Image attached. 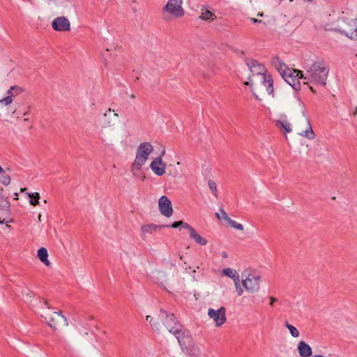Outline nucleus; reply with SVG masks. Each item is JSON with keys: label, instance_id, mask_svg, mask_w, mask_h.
<instances>
[{"label": "nucleus", "instance_id": "nucleus-10", "mask_svg": "<svg viewBox=\"0 0 357 357\" xmlns=\"http://www.w3.org/2000/svg\"><path fill=\"white\" fill-rule=\"evenodd\" d=\"M260 281L259 275L249 276L243 281V285L247 290L254 289Z\"/></svg>", "mask_w": 357, "mask_h": 357}, {"label": "nucleus", "instance_id": "nucleus-22", "mask_svg": "<svg viewBox=\"0 0 357 357\" xmlns=\"http://www.w3.org/2000/svg\"><path fill=\"white\" fill-rule=\"evenodd\" d=\"M305 135L309 138H312L313 136H314V133L312 132V128H311V126L309 124L307 125V129L305 130Z\"/></svg>", "mask_w": 357, "mask_h": 357}, {"label": "nucleus", "instance_id": "nucleus-20", "mask_svg": "<svg viewBox=\"0 0 357 357\" xmlns=\"http://www.w3.org/2000/svg\"><path fill=\"white\" fill-rule=\"evenodd\" d=\"M29 197L32 198L30 201V204L33 206H36L38 204V200L40 199V195L38 192L30 194Z\"/></svg>", "mask_w": 357, "mask_h": 357}, {"label": "nucleus", "instance_id": "nucleus-17", "mask_svg": "<svg viewBox=\"0 0 357 357\" xmlns=\"http://www.w3.org/2000/svg\"><path fill=\"white\" fill-rule=\"evenodd\" d=\"M221 213L222 214V218L226 220L231 227L238 230L243 229V225L241 224L236 222L235 221L231 220L224 210L221 209Z\"/></svg>", "mask_w": 357, "mask_h": 357}, {"label": "nucleus", "instance_id": "nucleus-6", "mask_svg": "<svg viewBox=\"0 0 357 357\" xmlns=\"http://www.w3.org/2000/svg\"><path fill=\"white\" fill-rule=\"evenodd\" d=\"M181 4L182 0H169L165 9L176 17H181L184 14Z\"/></svg>", "mask_w": 357, "mask_h": 357}, {"label": "nucleus", "instance_id": "nucleus-28", "mask_svg": "<svg viewBox=\"0 0 357 357\" xmlns=\"http://www.w3.org/2000/svg\"><path fill=\"white\" fill-rule=\"evenodd\" d=\"M242 294H243V290H242V289L240 288L239 291H238V295L241 296Z\"/></svg>", "mask_w": 357, "mask_h": 357}, {"label": "nucleus", "instance_id": "nucleus-16", "mask_svg": "<svg viewBox=\"0 0 357 357\" xmlns=\"http://www.w3.org/2000/svg\"><path fill=\"white\" fill-rule=\"evenodd\" d=\"M222 273L224 275L232 278L235 281L236 286L237 287L239 286L238 282L239 280V276H238V273L236 271H234L231 268H226L222 271Z\"/></svg>", "mask_w": 357, "mask_h": 357}, {"label": "nucleus", "instance_id": "nucleus-14", "mask_svg": "<svg viewBox=\"0 0 357 357\" xmlns=\"http://www.w3.org/2000/svg\"><path fill=\"white\" fill-rule=\"evenodd\" d=\"M185 227L189 229L191 237L193 238L197 243L202 245L206 244V240L197 234L192 227H190L188 225H186Z\"/></svg>", "mask_w": 357, "mask_h": 357}, {"label": "nucleus", "instance_id": "nucleus-4", "mask_svg": "<svg viewBox=\"0 0 357 357\" xmlns=\"http://www.w3.org/2000/svg\"><path fill=\"white\" fill-rule=\"evenodd\" d=\"M283 77L295 90L300 89V79L303 78L301 71L295 69H287L283 73Z\"/></svg>", "mask_w": 357, "mask_h": 357}, {"label": "nucleus", "instance_id": "nucleus-8", "mask_svg": "<svg viewBox=\"0 0 357 357\" xmlns=\"http://www.w3.org/2000/svg\"><path fill=\"white\" fill-rule=\"evenodd\" d=\"M208 315L214 320L217 326H221L226 321L225 308L224 307L218 310H209Z\"/></svg>", "mask_w": 357, "mask_h": 357}, {"label": "nucleus", "instance_id": "nucleus-9", "mask_svg": "<svg viewBox=\"0 0 357 357\" xmlns=\"http://www.w3.org/2000/svg\"><path fill=\"white\" fill-rule=\"evenodd\" d=\"M159 208L166 217H170L173 213L171 201L165 196L161 197L159 199Z\"/></svg>", "mask_w": 357, "mask_h": 357}, {"label": "nucleus", "instance_id": "nucleus-1", "mask_svg": "<svg viewBox=\"0 0 357 357\" xmlns=\"http://www.w3.org/2000/svg\"><path fill=\"white\" fill-rule=\"evenodd\" d=\"M245 84L250 85L255 96L260 100L269 98L273 92L272 80L266 75L265 68L260 64L251 66L249 82H245Z\"/></svg>", "mask_w": 357, "mask_h": 357}, {"label": "nucleus", "instance_id": "nucleus-27", "mask_svg": "<svg viewBox=\"0 0 357 357\" xmlns=\"http://www.w3.org/2000/svg\"><path fill=\"white\" fill-rule=\"evenodd\" d=\"M216 216H217V218H218V219H220V218H222V213H221V212H220V213H216Z\"/></svg>", "mask_w": 357, "mask_h": 357}, {"label": "nucleus", "instance_id": "nucleus-12", "mask_svg": "<svg viewBox=\"0 0 357 357\" xmlns=\"http://www.w3.org/2000/svg\"><path fill=\"white\" fill-rule=\"evenodd\" d=\"M299 101L297 93L289 92L284 96V102L287 105H296Z\"/></svg>", "mask_w": 357, "mask_h": 357}, {"label": "nucleus", "instance_id": "nucleus-7", "mask_svg": "<svg viewBox=\"0 0 357 357\" xmlns=\"http://www.w3.org/2000/svg\"><path fill=\"white\" fill-rule=\"evenodd\" d=\"M52 28L54 31L66 32L70 30V21L65 17H58L54 19L52 24Z\"/></svg>", "mask_w": 357, "mask_h": 357}, {"label": "nucleus", "instance_id": "nucleus-15", "mask_svg": "<svg viewBox=\"0 0 357 357\" xmlns=\"http://www.w3.org/2000/svg\"><path fill=\"white\" fill-rule=\"evenodd\" d=\"M298 350L300 354L303 357H308L312 354L310 347L303 342H300Z\"/></svg>", "mask_w": 357, "mask_h": 357}, {"label": "nucleus", "instance_id": "nucleus-5", "mask_svg": "<svg viewBox=\"0 0 357 357\" xmlns=\"http://www.w3.org/2000/svg\"><path fill=\"white\" fill-rule=\"evenodd\" d=\"M307 73L312 80L321 84H325L327 70L324 66L320 64H313L308 70Z\"/></svg>", "mask_w": 357, "mask_h": 357}, {"label": "nucleus", "instance_id": "nucleus-3", "mask_svg": "<svg viewBox=\"0 0 357 357\" xmlns=\"http://www.w3.org/2000/svg\"><path fill=\"white\" fill-rule=\"evenodd\" d=\"M45 319L47 324L52 331H56L66 322V318L61 311L51 312L47 314Z\"/></svg>", "mask_w": 357, "mask_h": 357}, {"label": "nucleus", "instance_id": "nucleus-13", "mask_svg": "<svg viewBox=\"0 0 357 357\" xmlns=\"http://www.w3.org/2000/svg\"><path fill=\"white\" fill-rule=\"evenodd\" d=\"M48 252L46 248H41L38 250V257L46 266H50V261L48 259Z\"/></svg>", "mask_w": 357, "mask_h": 357}, {"label": "nucleus", "instance_id": "nucleus-31", "mask_svg": "<svg viewBox=\"0 0 357 357\" xmlns=\"http://www.w3.org/2000/svg\"><path fill=\"white\" fill-rule=\"evenodd\" d=\"M275 301L274 298H271V304L273 303V302Z\"/></svg>", "mask_w": 357, "mask_h": 357}, {"label": "nucleus", "instance_id": "nucleus-11", "mask_svg": "<svg viewBox=\"0 0 357 357\" xmlns=\"http://www.w3.org/2000/svg\"><path fill=\"white\" fill-rule=\"evenodd\" d=\"M165 165L161 158H157L151 163V168L158 175H162L165 173Z\"/></svg>", "mask_w": 357, "mask_h": 357}, {"label": "nucleus", "instance_id": "nucleus-29", "mask_svg": "<svg viewBox=\"0 0 357 357\" xmlns=\"http://www.w3.org/2000/svg\"><path fill=\"white\" fill-rule=\"evenodd\" d=\"M41 217H42V216H41V215H40V214H39V215H38V220H39V221H40V220H41Z\"/></svg>", "mask_w": 357, "mask_h": 357}, {"label": "nucleus", "instance_id": "nucleus-21", "mask_svg": "<svg viewBox=\"0 0 357 357\" xmlns=\"http://www.w3.org/2000/svg\"><path fill=\"white\" fill-rule=\"evenodd\" d=\"M287 328H289L291 334L294 337H298L299 333H298V330L294 326L288 324Z\"/></svg>", "mask_w": 357, "mask_h": 357}, {"label": "nucleus", "instance_id": "nucleus-23", "mask_svg": "<svg viewBox=\"0 0 357 357\" xmlns=\"http://www.w3.org/2000/svg\"><path fill=\"white\" fill-rule=\"evenodd\" d=\"M10 183V176H8V175L3 176V178H2V183L4 185H8Z\"/></svg>", "mask_w": 357, "mask_h": 357}, {"label": "nucleus", "instance_id": "nucleus-26", "mask_svg": "<svg viewBox=\"0 0 357 357\" xmlns=\"http://www.w3.org/2000/svg\"><path fill=\"white\" fill-rule=\"evenodd\" d=\"M183 225V221H178V222H174L173 225H172V227L174 228H176V227H178V226H181V225Z\"/></svg>", "mask_w": 357, "mask_h": 357}, {"label": "nucleus", "instance_id": "nucleus-32", "mask_svg": "<svg viewBox=\"0 0 357 357\" xmlns=\"http://www.w3.org/2000/svg\"><path fill=\"white\" fill-rule=\"evenodd\" d=\"M356 36H357V29H356Z\"/></svg>", "mask_w": 357, "mask_h": 357}, {"label": "nucleus", "instance_id": "nucleus-30", "mask_svg": "<svg viewBox=\"0 0 357 357\" xmlns=\"http://www.w3.org/2000/svg\"><path fill=\"white\" fill-rule=\"evenodd\" d=\"M3 172V169L2 167L0 166V173Z\"/></svg>", "mask_w": 357, "mask_h": 357}, {"label": "nucleus", "instance_id": "nucleus-25", "mask_svg": "<svg viewBox=\"0 0 357 357\" xmlns=\"http://www.w3.org/2000/svg\"><path fill=\"white\" fill-rule=\"evenodd\" d=\"M280 124L282 125V127L284 129L286 132H289L291 131V129H290L289 125L284 124V123H281Z\"/></svg>", "mask_w": 357, "mask_h": 357}, {"label": "nucleus", "instance_id": "nucleus-2", "mask_svg": "<svg viewBox=\"0 0 357 357\" xmlns=\"http://www.w3.org/2000/svg\"><path fill=\"white\" fill-rule=\"evenodd\" d=\"M153 147L149 143L142 144L137 151L136 159L133 163V167L139 169L140 167L146 161L148 155L152 152Z\"/></svg>", "mask_w": 357, "mask_h": 357}, {"label": "nucleus", "instance_id": "nucleus-19", "mask_svg": "<svg viewBox=\"0 0 357 357\" xmlns=\"http://www.w3.org/2000/svg\"><path fill=\"white\" fill-rule=\"evenodd\" d=\"M200 18L204 20H213L215 18V15L210 10H202L200 15Z\"/></svg>", "mask_w": 357, "mask_h": 357}, {"label": "nucleus", "instance_id": "nucleus-18", "mask_svg": "<svg viewBox=\"0 0 357 357\" xmlns=\"http://www.w3.org/2000/svg\"><path fill=\"white\" fill-rule=\"evenodd\" d=\"M0 198L1 199H5L6 200V198H5V197L2 195H0ZM6 203H7V206H6V208L3 210V215H0V224H2V223H4L6 222V220L8 217V215H9V204L8 203L7 201H6Z\"/></svg>", "mask_w": 357, "mask_h": 357}, {"label": "nucleus", "instance_id": "nucleus-24", "mask_svg": "<svg viewBox=\"0 0 357 357\" xmlns=\"http://www.w3.org/2000/svg\"><path fill=\"white\" fill-rule=\"evenodd\" d=\"M13 100L10 97H7L1 100H0V104L9 105L12 102Z\"/></svg>", "mask_w": 357, "mask_h": 357}]
</instances>
